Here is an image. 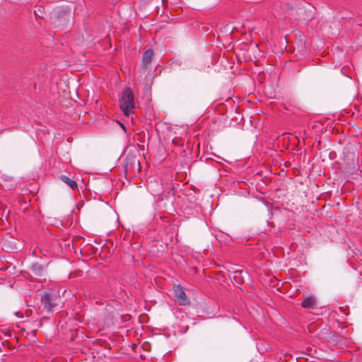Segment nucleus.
Here are the masks:
<instances>
[{
	"label": "nucleus",
	"instance_id": "nucleus-4",
	"mask_svg": "<svg viewBox=\"0 0 362 362\" xmlns=\"http://www.w3.org/2000/svg\"><path fill=\"white\" fill-rule=\"evenodd\" d=\"M301 305L305 308H314L317 306L316 300L314 296L305 298L301 303Z\"/></svg>",
	"mask_w": 362,
	"mask_h": 362
},
{
	"label": "nucleus",
	"instance_id": "nucleus-6",
	"mask_svg": "<svg viewBox=\"0 0 362 362\" xmlns=\"http://www.w3.org/2000/svg\"><path fill=\"white\" fill-rule=\"evenodd\" d=\"M61 180L68 185L71 189H76L77 187V183L74 180L69 178L66 175H62L60 177Z\"/></svg>",
	"mask_w": 362,
	"mask_h": 362
},
{
	"label": "nucleus",
	"instance_id": "nucleus-2",
	"mask_svg": "<svg viewBox=\"0 0 362 362\" xmlns=\"http://www.w3.org/2000/svg\"><path fill=\"white\" fill-rule=\"evenodd\" d=\"M153 58V52L152 49H147L143 54L142 66L140 71L141 77L146 78L151 70V64Z\"/></svg>",
	"mask_w": 362,
	"mask_h": 362
},
{
	"label": "nucleus",
	"instance_id": "nucleus-3",
	"mask_svg": "<svg viewBox=\"0 0 362 362\" xmlns=\"http://www.w3.org/2000/svg\"><path fill=\"white\" fill-rule=\"evenodd\" d=\"M175 298L180 305H187L189 303L185 292L180 286H174Z\"/></svg>",
	"mask_w": 362,
	"mask_h": 362
},
{
	"label": "nucleus",
	"instance_id": "nucleus-5",
	"mask_svg": "<svg viewBox=\"0 0 362 362\" xmlns=\"http://www.w3.org/2000/svg\"><path fill=\"white\" fill-rule=\"evenodd\" d=\"M42 303L47 311H50L54 306L52 303L51 296L49 294H45L42 297Z\"/></svg>",
	"mask_w": 362,
	"mask_h": 362
},
{
	"label": "nucleus",
	"instance_id": "nucleus-7",
	"mask_svg": "<svg viewBox=\"0 0 362 362\" xmlns=\"http://www.w3.org/2000/svg\"><path fill=\"white\" fill-rule=\"evenodd\" d=\"M32 270L35 275L41 276L43 272V267L41 264L36 263L32 266Z\"/></svg>",
	"mask_w": 362,
	"mask_h": 362
},
{
	"label": "nucleus",
	"instance_id": "nucleus-1",
	"mask_svg": "<svg viewBox=\"0 0 362 362\" xmlns=\"http://www.w3.org/2000/svg\"><path fill=\"white\" fill-rule=\"evenodd\" d=\"M119 106L126 116H129L135 107L133 91L129 88H126L119 97Z\"/></svg>",
	"mask_w": 362,
	"mask_h": 362
}]
</instances>
